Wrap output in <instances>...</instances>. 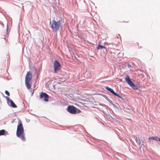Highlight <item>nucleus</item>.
<instances>
[{"label": "nucleus", "mask_w": 160, "mask_h": 160, "mask_svg": "<svg viewBox=\"0 0 160 160\" xmlns=\"http://www.w3.org/2000/svg\"><path fill=\"white\" fill-rule=\"evenodd\" d=\"M105 48V47L104 46H102L101 45H98V47H97V48L98 49H99L100 48L102 49V48Z\"/></svg>", "instance_id": "13"}, {"label": "nucleus", "mask_w": 160, "mask_h": 160, "mask_svg": "<svg viewBox=\"0 0 160 160\" xmlns=\"http://www.w3.org/2000/svg\"><path fill=\"white\" fill-rule=\"evenodd\" d=\"M60 67L61 65L60 63L57 60H55L54 63V70L55 73L60 69Z\"/></svg>", "instance_id": "5"}, {"label": "nucleus", "mask_w": 160, "mask_h": 160, "mask_svg": "<svg viewBox=\"0 0 160 160\" xmlns=\"http://www.w3.org/2000/svg\"><path fill=\"white\" fill-rule=\"evenodd\" d=\"M5 133V130L2 129L0 130V136L4 135Z\"/></svg>", "instance_id": "12"}, {"label": "nucleus", "mask_w": 160, "mask_h": 160, "mask_svg": "<svg viewBox=\"0 0 160 160\" xmlns=\"http://www.w3.org/2000/svg\"><path fill=\"white\" fill-rule=\"evenodd\" d=\"M18 124L16 132L17 136L18 137L21 138L22 141H25L26 139L23 125L21 121L18 122Z\"/></svg>", "instance_id": "1"}, {"label": "nucleus", "mask_w": 160, "mask_h": 160, "mask_svg": "<svg viewBox=\"0 0 160 160\" xmlns=\"http://www.w3.org/2000/svg\"><path fill=\"white\" fill-rule=\"evenodd\" d=\"M81 112V111L79 110H78V113H79Z\"/></svg>", "instance_id": "15"}, {"label": "nucleus", "mask_w": 160, "mask_h": 160, "mask_svg": "<svg viewBox=\"0 0 160 160\" xmlns=\"http://www.w3.org/2000/svg\"><path fill=\"white\" fill-rule=\"evenodd\" d=\"M5 93L8 96H10L9 93L8 91L6 90V91L5 92Z\"/></svg>", "instance_id": "14"}, {"label": "nucleus", "mask_w": 160, "mask_h": 160, "mask_svg": "<svg viewBox=\"0 0 160 160\" xmlns=\"http://www.w3.org/2000/svg\"><path fill=\"white\" fill-rule=\"evenodd\" d=\"M158 141L160 142V139L158 138Z\"/></svg>", "instance_id": "16"}, {"label": "nucleus", "mask_w": 160, "mask_h": 160, "mask_svg": "<svg viewBox=\"0 0 160 160\" xmlns=\"http://www.w3.org/2000/svg\"><path fill=\"white\" fill-rule=\"evenodd\" d=\"M32 78V73L30 71L27 72L25 77V82L26 86L28 89H29L31 87V81Z\"/></svg>", "instance_id": "2"}, {"label": "nucleus", "mask_w": 160, "mask_h": 160, "mask_svg": "<svg viewBox=\"0 0 160 160\" xmlns=\"http://www.w3.org/2000/svg\"><path fill=\"white\" fill-rule=\"evenodd\" d=\"M125 79L128 84L132 88L134 89H136V86L134 85V83L132 82L128 76H126L125 78Z\"/></svg>", "instance_id": "4"}, {"label": "nucleus", "mask_w": 160, "mask_h": 160, "mask_svg": "<svg viewBox=\"0 0 160 160\" xmlns=\"http://www.w3.org/2000/svg\"><path fill=\"white\" fill-rule=\"evenodd\" d=\"M8 102H10L11 104V106L13 108H16L17 107V105L14 103L13 102L11 99H10L9 98L6 97Z\"/></svg>", "instance_id": "10"}, {"label": "nucleus", "mask_w": 160, "mask_h": 160, "mask_svg": "<svg viewBox=\"0 0 160 160\" xmlns=\"http://www.w3.org/2000/svg\"><path fill=\"white\" fill-rule=\"evenodd\" d=\"M105 88L107 89V90L111 92L112 94H114V95L118 96V97L120 98H122V97L120 96L119 95H118V94H117L116 93H115L114 91L111 88L108 87V86H106L105 87Z\"/></svg>", "instance_id": "9"}, {"label": "nucleus", "mask_w": 160, "mask_h": 160, "mask_svg": "<svg viewBox=\"0 0 160 160\" xmlns=\"http://www.w3.org/2000/svg\"><path fill=\"white\" fill-rule=\"evenodd\" d=\"M148 139H152L153 140L158 141V137L155 136V137H149Z\"/></svg>", "instance_id": "11"}, {"label": "nucleus", "mask_w": 160, "mask_h": 160, "mask_svg": "<svg viewBox=\"0 0 160 160\" xmlns=\"http://www.w3.org/2000/svg\"><path fill=\"white\" fill-rule=\"evenodd\" d=\"M68 111L72 114L77 113L76 108L73 106H69L68 107Z\"/></svg>", "instance_id": "6"}, {"label": "nucleus", "mask_w": 160, "mask_h": 160, "mask_svg": "<svg viewBox=\"0 0 160 160\" xmlns=\"http://www.w3.org/2000/svg\"><path fill=\"white\" fill-rule=\"evenodd\" d=\"M41 98H44V100L45 102H48V101L49 96L45 93L42 92L40 95Z\"/></svg>", "instance_id": "7"}, {"label": "nucleus", "mask_w": 160, "mask_h": 160, "mask_svg": "<svg viewBox=\"0 0 160 160\" xmlns=\"http://www.w3.org/2000/svg\"><path fill=\"white\" fill-rule=\"evenodd\" d=\"M51 27L53 31L56 32L61 28V23L60 21H56L55 20L52 21Z\"/></svg>", "instance_id": "3"}, {"label": "nucleus", "mask_w": 160, "mask_h": 160, "mask_svg": "<svg viewBox=\"0 0 160 160\" xmlns=\"http://www.w3.org/2000/svg\"><path fill=\"white\" fill-rule=\"evenodd\" d=\"M135 139L137 142L138 143L139 145H143L144 144V139L143 138L140 137L139 138L138 140V138L137 137H136Z\"/></svg>", "instance_id": "8"}]
</instances>
